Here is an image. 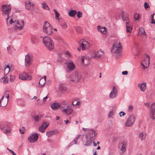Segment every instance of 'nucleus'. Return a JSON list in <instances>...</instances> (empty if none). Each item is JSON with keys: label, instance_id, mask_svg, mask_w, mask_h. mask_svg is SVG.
<instances>
[{"label": "nucleus", "instance_id": "nucleus-23", "mask_svg": "<svg viewBox=\"0 0 155 155\" xmlns=\"http://www.w3.org/2000/svg\"><path fill=\"white\" fill-rule=\"evenodd\" d=\"M145 64L147 67H148L150 64V57L147 54L145 56L144 60L142 62Z\"/></svg>", "mask_w": 155, "mask_h": 155}, {"label": "nucleus", "instance_id": "nucleus-39", "mask_svg": "<svg viewBox=\"0 0 155 155\" xmlns=\"http://www.w3.org/2000/svg\"><path fill=\"white\" fill-rule=\"evenodd\" d=\"M24 74L25 75V80H29L31 79L32 77L26 73H25Z\"/></svg>", "mask_w": 155, "mask_h": 155}, {"label": "nucleus", "instance_id": "nucleus-4", "mask_svg": "<svg viewBox=\"0 0 155 155\" xmlns=\"http://www.w3.org/2000/svg\"><path fill=\"white\" fill-rule=\"evenodd\" d=\"M136 120V117L134 115L128 117L125 123V126L127 127H131L134 124Z\"/></svg>", "mask_w": 155, "mask_h": 155}, {"label": "nucleus", "instance_id": "nucleus-28", "mask_svg": "<svg viewBox=\"0 0 155 155\" xmlns=\"http://www.w3.org/2000/svg\"><path fill=\"white\" fill-rule=\"evenodd\" d=\"M77 13V11L75 10H71L68 12V15L69 16L72 17H74L75 16Z\"/></svg>", "mask_w": 155, "mask_h": 155}, {"label": "nucleus", "instance_id": "nucleus-60", "mask_svg": "<svg viewBox=\"0 0 155 155\" xmlns=\"http://www.w3.org/2000/svg\"><path fill=\"white\" fill-rule=\"evenodd\" d=\"M11 45H9L8 47L7 48V51H10V49H11Z\"/></svg>", "mask_w": 155, "mask_h": 155}, {"label": "nucleus", "instance_id": "nucleus-40", "mask_svg": "<svg viewBox=\"0 0 155 155\" xmlns=\"http://www.w3.org/2000/svg\"><path fill=\"white\" fill-rule=\"evenodd\" d=\"M37 37L35 36H33L31 38V41L32 42L35 44V42L37 41Z\"/></svg>", "mask_w": 155, "mask_h": 155}, {"label": "nucleus", "instance_id": "nucleus-50", "mask_svg": "<svg viewBox=\"0 0 155 155\" xmlns=\"http://www.w3.org/2000/svg\"><path fill=\"white\" fill-rule=\"evenodd\" d=\"M144 7L146 9L147 8L150 7V6L149 4L147 3V2H145L144 3Z\"/></svg>", "mask_w": 155, "mask_h": 155}, {"label": "nucleus", "instance_id": "nucleus-24", "mask_svg": "<svg viewBox=\"0 0 155 155\" xmlns=\"http://www.w3.org/2000/svg\"><path fill=\"white\" fill-rule=\"evenodd\" d=\"M51 106L52 109L55 110L60 108L61 105L58 103H54L51 104Z\"/></svg>", "mask_w": 155, "mask_h": 155}, {"label": "nucleus", "instance_id": "nucleus-53", "mask_svg": "<svg viewBox=\"0 0 155 155\" xmlns=\"http://www.w3.org/2000/svg\"><path fill=\"white\" fill-rule=\"evenodd\" d=\"M119 115L120 117H121L122 116H124L125 115V113L123 111H121L119 113Z\"/></svg>", "mask_w": 155, "mask_h": 155}, {"label": "nucleus", "instance_id": "nucleus-37", "mask_svg": "<svg viewBox=\"0 0 155 155\" xmlns=\"http://www.w3.org/2000/svg\"><path fill=\"white\" fill-rule=\"evenodd\" d=\"M45 83V79L43 78H41L40 79L39 82V84L41 87L43 86V85Z\"/></svg>", "mask_w": 155, "mask_h": 155}, {"label": "nucleus", "instance_id": "nucleus-48", "mask_svg": "<svg viewBox=\"0 0 155 155\" xmlns=\"http://www.w3.org/2000/svg\"><path fill=\"white\" fill-rule=\"evenodd\" d=\"M60 90L62 91H65L66 90V88L63 86H60L59 87Z\"/></svg>", "mask_w": 155, "mask_h": 155}, {"label": "nucleus", "instance_id": "nucleus-31", "mask_svg": "<svg viewBox=\"0 0 155 155\" xmlns=\"http://www.w3.org/2000/svg\"><path fill=\"white\" fill-rule=\"evenodd\" d=\"M56 131L55 130H52L48 131L46 134V135L48 137H50L51 136L54 135L56 134Z\"/></svg>", "mask_w": 155, "mask_h": 155}, {"label": "nucleus", "instance_id": "nucleus-9", "mask_svg": "<svg viewBox=\"0 0 155 155\" xmlns=\"http://www.w3.org/2000/svg\"><path fill=\"white\" fill-rule=\"evenodd\" d=\"M32 60V57L30 56L28 54H27L25 57V65L26 67H28L31 64Z\"/></svg>", "mask_w": 155, "mask_h": 155}, {"label": "nucleus", "instance_id": "nucleus-43", "mask_svg": "<svg viewBox=\"0 0 155 155\" xmlns=\"http://www.w3.org/2000/svg\"><path fill=\"white\" fill-rule=\"evenodd\" d=\"M24 73L22 74H20L19 76V78L22 80H25V75L24 74Z\"/></svg>", "mask_w": 155, "mask_h": 155}, {"label": "nucleus", "instance_id": "nucleus-6", "mask_svg": "<svg viewBox=\"0 0 155 155\" xmlns=\"http://www.w3.org/2000/svg\"><path fill=\"white\" fill-rule=\"evenodd\" d=\"M82 77L80 73L75 72L72 74L70 78V80L72 81L78 82L81 78Z\"/></svg>", "mask_w": 155, "mask_h": 155}, {"label": "nucleus", "instance_id": "nucleus-13", "mask_svg": "<svg viewBox=\"0 0 155 155\" xmlns=\"http://www.w3.org/2000/svg\"><path fill=\"white\" fill-rule=\"evenodd\" d=\"M104 54L101 50L93 51L91 55V57L93 58H100L101 56Z\"/></svg>", "mask_w": 155, "mask_h": 155}, {"label": "nucleus", "instance_id": "nucleus-63", "mask_svg": "<svg viewBox=\"0 0 155 155\" xmlns=\"http://www.w3.org/2000/svg\"><path fill=\"white\" fill-rule=\"evenodd\" d=\"M14 22L13 21V20H12V19H11L10 20V21H9V23L11 24H12Z\"/></svg>", "mask_w": 155, "mask_h": 155}, {"label": "nucleus", "instance_id": "nucleus-3", "mask_svg": "<svg viewBox=\"0 0 155 155\" xmlns=\"http://www.w3.org/2000/svg\"><path fill=\"white\" fill-rule=\"evenodd\" d=\"M44 32L47 34L50 35L53 33L52 27L47 21H45L43 27Z\"/></svg>", "mask_w": 155, "mask_h": 155}, {"label": "nucleus", "instance_id": "nucleus-44", "mask_svg": "<svg viewBox=\"0 0 155 155\" xmlns=\"http://www.w3.org/2000/svg\"><path fill=\"white\" fill-rule=\"evenodd\" d=\"M114 111L113 110V109L110 111L109 114H108V117L110 118L112 117L114 114Z\"/></svg>", "mask_w": 155, "mask_h": 155}, {"label": "nucleus", "instance_id": "nucleus-7", "mask_svg": "<svg viewBox=\"0 0 155 155\" xmlns=\"http://www.w3.org/2000/svg\"><path fill=\"white\" fill-rule=\"evenodd\" d=\"M66 105V107L64 108L62 110V111L63 113H64L67 115H69L72 113L73 111V109L69 104H67Z\"/></svg>", "mask_w": 155, "mask_h": 155}, {"label": "nucleus", "instance_id": "nucleus-33", "mask_svg": "<svg viewBox=\"0 0 155 155\" xmlns=\"http://www.w3.org/2000/svg\"><path fill=\"white\" fill-rule=\"evenodd\" d=\"M0 81L1 82H3L4 83H7L8 81L7 77L5 76L4 77L0 79Z\"/></svg>", "mask_w": 155, "mask_h": 155}, {"label": "nucleus", "instance_id": "nucleus-22", "mask_svg": "<svg viewBox=\"0 0 155 155\" xmlns=\"http://www.w3.org/2000/svg\"><path fill=\"white\" fill-rule=\"evenodd\" d=\"M138 138L140 139L141 141L145 140V139L147 134L144 132L139 133L138 134Z\"/></svg>", "mask_w": 155, "mask_h": 155}, {"label": "nucleus", "instance_id": "nucleus-16", "mask_svg": "<svg viewBox=\"0 0 155 155\" xmlns=\"http://www.w3.org/2000/svg\"><path fill=\"white\" fill-rule=\"evenodd\" d=\"M127 145V142L126 141H124L120 144V146H121L120 153L122 154L126 151Z\"/></svg>", "mask_w": 155, "mask_h": 155}, {"label": "nucleus", "instance_id": "nucleus-35", "mask_svg": "<svg viewBox=\"0 0 155 155\" xmlns=\"http://www.w3.org/2000/svg\"><path fill=\"white\" fill-rule=\"evenodd\" d=\"M42 8L44 9H46L48 10H49V8L48 7V5L45 2H43L42 3Z\"/></svg>", "mask_w": 155, "mask_h": 155}, {"label": "nucleus", "instance_id": "nucleus-64", "mask_svg": "<svg viewBox=\"0 0 155 155\" xmlns=\"http://www.w3.org/2000/svg\"><path fill=\"white\" fill-rule=\"evenodd\" d=\"M145 105L147 107H148L149 106L150 104L148 103H146L145 104Z\"/></svg>", "mask_w": 155, "mask_h": 155}, {"label": "nucleus", "instance_id": "nucleus-34", "mask_svg": "<svg viewBox=\"0 0 155 155\" xmlns=\"http://www.w3.org/2000/svg\"><path fill=\"white\" fill-rule=\"evenodd\" d=\"M10 70V68L9 65H7L6 67L5 68L4 70V74L5 75L9 73Z\"/></svg>", "mask_w": 155, "mask_h": 155}, {"label": "nucleus", "instance_id": "nucleus-20", "mask_svg": "<svg viewBox=\"0 0 155 155\" xmlns=\"http://www.w3.org/2000/svg\"><path fill=\"white\" fill-rule=\"evenodd\" d=\"M126 25L127 32L130 33L132 29L131 23L130 21H127L126 22Z\"/></svg>", "mask_w": 155, "mask_h": 155}, {"label": "nucleus", "instance_id": "nucleus-56", "mask_svg": "<svg viewBox=\"0 0 155 155\" xmlns=\"http://www.w3.org/2000/svg\"><path fill=\"white\" fill-rule=\"evenodd\" d=\"M9 129L10 128H8V129H6L5 130V132L6 134L10 132V130Z\"/></svg>", "mask_w": 155, "mask_h": 155}, {"label": "nucleus", "instance_id": "nucleus-57", "mask_svg": "<svg viewBox=\"0 0 155 155\" xmlns=\"http://www.w3.org/2000/svg\"><path fill=\"white\" fill-rule=\"evenodd\" d=\"M78 140L75 138L73 141V142L74 144H77L78 142Z\"/></svg>", "mask_w": 155, "mask_h": 155}, {"label": "nucleus", "instance_id": "nucleus-19", "mask_svg": "<svg viewBox=\"0 0 155 155\" xmlns=\"http://www.w3.org/2000/svg\"><path fill=\"white\" fill-rule=\"evenodd\" d=\"M49 124H47V123L45 122H44L39 127L38 129V130L42 133L44 132L46 128L49 125Z\"/></svg>", "mask_w": 155, "mask_h": 155}, {"label": "nucleus", "instance_id": "nucleus-47", "mask_svg": "<svg viewBox=\"0 0 155 155\" xmlns=\"http://www.w3.org/2000/svg\"><path fill=\"white\" fill-rule=\"evenodd\" d=\"M141 66L142 67V68L144 70L147 67L142 62L141 63Z\"/></svg>", "mask_w": 155, "mask_h": 155}, {"label": "nucleus", "instance_id": "nucleus-10", "mask_svg": "<svg viewBox=\"0 0 155 155\" xmlns=\"http://www.w3.org/2000/svg\"><path fill=\"white\" fill-rule=\"evenodd\" d=\"M38 139V136L37 134H32L28 138V141L31 143H34L37 141Z\"/></svg>", "mask_w": 155, "mask_h": 155}, {"label": "nucleus", "instance_id": "nucleus-54", "mask_svg": "<svg viewBox=\"0 0 155 155\" xmlns=\"http://www.w3.org/2000/svg\"><path fill=\"white\" fill-rule=\"evenodd\" d=\"M34 120L37 122H38L40 119L38 116L34 117Z\"/></svg>", "mask_w": 155, "mask_h": 155}, {"label": "nucleus", "instance_id": "nucleus-12", "mask_svg": "<svg viewBox=\"0 0 155 155\" xmlns=\"http://www.w3.org/2000/svg\"><path fill=\"white\" fill-rule=\"evenodd\" d=\"M14 22L16 23V26L15 28V29H18L21 30L24 26L23 20H20V22L18 21H15Z\"/></svg>", "mask_w": 155, "mask_h": 155}, {"label": "nucleus", "instance_id": "nucleus-55", "mask_svg": "<svg viewBox=\"0 0 155 155\" xmlns=\"http://www.w3.org/2000/svg\"><path fill=\"white\" fill-rule=\"evenodd\" d=\"M128 71H124L122 72V74L123 75H127L128 74Z\"/></svg>", "mask_w": 155, "mask_h": 155}, {"label": "nucleus", "instance_id": "nucleus-59", "mask_svg": "<svg viewBox=\"0 0 155 155\" xmlns=\"http://www.w3.org/2000/svg\"><path fill=\"white\" fill-rule=\"evenodd\" d=\"M48 98V96H46V97H44L43 98V102H45L46 99Z\"/></svg>", "mask_w": 155, "mask_h": 155}, {"label": "nucleus", "instance_id": "nucleus-61", "mask_svg": "<svg viewBox=\"0 0 155 155\" xmlns=\"http://www.w3.org/2000/svg\"><path fill=\"white\" fill-rule=\"evenodd\" d=\"M84 57H83L81 59V63L83 64L84 63Z\"/></svg>", "mask_w": 155, "mask_h": 155}, {"label": "nucleus", "instance_id": "nucleus-49", "mask_svg": "<svg viewBox=\"0 0 155 155\" xmlns=\"http://www.w3.org/2000/svg\"><path fill=\"white\" fill-rule=\"evenodd\" d=\"M15 79V77L14 76H12L11 75H10V80L9 81L11 82H12L14 81V80Z\"/></svg>", "mask_w": 155, "mask_h": 155}, {"label": "nucleus", "instance_id": "nucleus-8", "mask_svg": "<svg viewBox=\"0 0 155 155\" xmlns=\"http://www.w3.org/2000/svg\"><path fill=\"white\" fill-rule=\"evenodd\" d=\"M88 135L89 136V138L92 141L94 140L95 139L97 133L96 131L93 130H90L88 131Z\"/></svg>", "mask_w": 155, "mask_h": 155}, {"label": "nucleus", "instance_id": "nucleus-27", "mask_svg": "<svg viewBox=\"0 0 155 155\" xmlns=\"http://www.w3.org/2000/svg\"><path fill=\"white\" fill-rule=\"evenodd\" d=\"M138 35H145V38H146L147 37L146 33L145 32L143 28L142 27H140L139 28V31Z\"/></svg>", "mask_w": 155, "mask_h": 155}, {"label": "nucleus", "instance_id": "nucleus-14", "mask_svg": "<svg viewBox=\"0 0 155 155\" xmlns=\"http://www.w3.org/2000/svg\"><path fill=\"white\" fill-rule=\"evenodd\" d=\"M117 90L116 86H114L113 87L112 90L109 95V97L110 98H115L117 94Z\"/></svg>", "mask_w": 155, "mask_h": 155}, {"label": "nucleus", "instance_id": "nucleus-32", "mask_svg": "<svg viewBox=\"0 0 155 155\" xmlns=\"http://www.w3.org/2000/svg\"><path fill=\"white\" fill-rule=\"evenodd\" d=\"M53 11L55 14V18L57 20L59 21V20L58 17L60 15V14L55 9H53Z\"/></svg>", "mask_w": 155, "mask_h": 155}, {"label": "nucleus", "instance_id": "nucleus-29", "mask_svg": "<svg viewBox=\"0 0 155 155\" xmlns=\"http://www.w3.org/2000/svg\"><path fill=\"white\" fill-rule=\"evenodd\" d=\"M121 16L123 21H126V22L129 21L128 18L127 16L124 15V12H122L121 13Z\"/></svg>", "mask_w": 155, "mask_h": 155}, {"label": "nucleus", "instance_id": "nucleus-2", "mask_svg": "<svg viewBox=\"0 0 155 155\" xmlns=\"http://www.w3.org/2000/svg\"><path fill=\"white\" fill-rule=\"evenodd\" d=\"M42 41L48 50H51L53 49L54 44L51 38L48 36L44 37Z\"/></svg>", "mask_w": 155, "mask_h": 155}, {"label": "nucleus", "instance_id": "nucleus-41", "mask_svg": "<svg viewBox=\"0 0 155 155\" xmlns=\"http://www.w3.org/2000/svg\"><path fill=\"white\" fill-rule=\"evenodd\" d=\"M77 16L78 18H80L82 17L83 14L82 12L81 11H79L77 12Z\"/></svg>", "mask_w": 155, "mask_h": 155}, {"label": "nucleus", "instance_id": "nucleus-25", "mask_svg": "<svg viewBox=\"0 0 155 155\" xmlns=\"http://www.w3.org/2000/svg\"><path fill=\"white\" fill-rule=\"evenodd\" d=\"M138 86L141 91H144L146 89V84L145 83L138 84Z\"/></svg>", "mask_w": 155, "mask_h": 155}, {"label": "nucleus", "instance_id": "nucleus-58", "mask_svg": "<svg viewBox=\"0 0 155 155\" xmlns=\"http://www.w3.org/2000/svg\"><path fill=\"white\" fill-rule=\"evenodd\" d=\"M80 104V102L79 101H78L76 104H74V102H72V104L74 106V105H78Z\"/></svg>", "mask_w": 155, "mask_h": 155}, {"label": "nucleus", "instance_id": "nucleus-52", "mask_svg": "<svg viewBox=\"0 0 155 155\" xmlns=\"http://www.w3.org/2000/svg\"><path fill=\"white\" fill-rule=\"evenodd\" d=\"M75 29L76 31L77 32H80L81 28L79 27H75Z\"/></svg>", "mask_w": 155, "mask_h": 155}, {"label": "nucleus", "instance_id": "nucleus-36", "mask_svg": "<svg viewBox=\"0 0 155 155\" xmlns=\"http://www.w3.org/2000/svg\"><path fill=\"white\" fill-rule=\"evenodd\" d=\"M9 123H6L5 124L4 126L2 127L1 128L2 130H4L6 129L10 128V126H9Z\"/></svg>", "mask_w": 155, "mask_h": 155}, {"label": "nucleus", "instance_id": "nucleus-21", "mask_svg": "<svg viewBox=\"0 0 155 155\" xmlns=\"http://www.w3.org/2000/svg\"><path fill=\"white\" fill-rule=\"evenodd\" d=\"M4 96H3L2 98L0 100V103L1 106L4 107L7 104L8 99H4Z\"/></svg>", "mask_w": 155, "mask_h": 155}, {"label": "nucleus", "instance_id": "nucleus-5", "mask_svg": "<svg viewBox=\"0 0 155 155\" xmlns=\"http://www.w3.org/2000/svg\"><path fill=\"white\" fill-rule=\"evenodd\" d=\"M1 10L3 11V12L2 13L3 15H4V14L7 15L8 18H7V22L8 23V20L9 21V15L11 12V8L9 7L8 6H7V5H4L1 8Z\"/></svg>", "mask_w": 155, "mask_h": 155}, {"label": "nucleus", "instance_id": "nucleus-42", "mask_svg": "<svg viewBox=\"0 0 155 155\" xmlns=\"http://www.w3.org/2000/svg\"><path fill=\"white\" fill-rule=\"evenodd\" d=\"M155 15V13H153L151 15V23L152 24H155V20L154 18V16Z\"/></svg>", "mask_w": 155, "mask_h": 155}, {"label": "nucleus", "instance_id": "nucleus-18", "mask_svg": "<svg viewBox=\"0 0 155 155\" xmlns=\"http://www.w3.org/2000/svg\"><path fill=\"white\" fill-rule=\"evenodd\" d=\"M89 47V43L87 41H83L80 45V47L83 50H86L88 49Z\"/></svg>", "mask_w": 155, "mask_h": 155}, {"label": "nucleus", "instance_id": "nucleus-26", "mask_svg": "<svg viewBox=\"0 0 155 155\" xmlns=\"http://www.w3.org/2000/svg\"><path fill=\"white\" fill-rule=\"evenodd\" d=\"M97 30L102 34H105L107 32V28L106 27H101L99 26H98Z\"/></svg>", "mask_w": 155, "mask_h": 155}, {"label": "nucleus", "instance_id": "nucleus-62", "mask_svg": "<svg viewBox=\"0 0 155 155\" xmlns=\"http://www.w3.org/2000/svg\"><path fill=\"white\" fill-rule=\"evenodd\" d=\"M81 135L79 134L78 135V136H77L76 138L78 140V139L80 138L81 137Z\"/></svg>", "mask_w": 155, "mask_h": 155}, {"label": "nucleus", "instance_id": "nucleus-45", "mask_svg": "<svg viewBox=\"0 0 155 155\" xmlns=\"http://www.w3.org/2000/svg\"><path fill=\"white\" fill-rule=\"evenodd\" d=\"M133 109V107L132 105H130L128 106V111L129 112H131Z\"/></svg>", "mask_w": 155, "mask_h": 155}, {"label": "nucleus", "instance_id": "nucleus-51", "mask_svg": "<svg viewBox=\"0 0 155 155\" xmlns=\"http://www.w3.org/2000/svg\"><path fill=\"white\" fill-rule=\"evenodd\" d=\"M19 130L21 134H23L25 132L24 127H22Z\"/></svg>", "mask_w": 155, "mask_h": 155}, {"label": "nucleus", "instance_id": "nucleus-15", "mask_svg": "<svg viewBox=\"0 0 155 155\" xmlns=\"http://www.w3.org/2000/svg\"><path fill=\"white\" fill-rule=\"evenodd\" d=\"M25 8L26 9L30 10L32 9L34 6V4L31 3L29 0H27L25 2Z\"/></svg>", "mask_w": 155, "mask_h": 155}, {"label": "nucleus", "instance_id": "nucleus-38", "mask_svg": "<svg viewBox=\"0 0 155 155\" xmlns=\"http://www.w3.org/2000/svg\"><path fill=\"white\" fill-rule=\"evenodd\" d=\"M155 111V103L152 104L150 106V111Z\"/></svg>", "mask_w": 155, "mask_h": 155}, {"label": "nucleus", "instance_id": "nucleus-17", "mask_svg": "<svg viewBox=\"0 0 155 155\" xmlns=\"http://www.w3.org/2000/svg\"><path fill=\"white\" fill-rule=\"evenodd\" d=\"M92 140L88 138V136L87 135L85 136V139L83 140L84 145L85 146H90L92 143Z\"/></svg>", "mask_w": 155, "mask_h": 155}, {"label": "nucleus", "instance_id": "nucleus-46", "mask_svg": "<svg viewBox=\"0 0 155 155\" xmlns=\"http://www.w3.org/2000/svg\"><path fill=\"white\" fill-rule=\"evenodd\" d=\"M134 18L135 20H137L139 18V14L135 13L134 15Z\"/></svg>", "mask_w": 155, "mask_h": 155}, {"label": "nucleus", "instance_id": "nucleus-11", "mask_svg": "<svg viewBox=\"0 0 155 155\" xmlns=\"http://www.w3.org/2000/svg\"><path fill=\"white\" fill-rule=\"evenodd\" d=\"M68 69L70 71H73L75 68V66L71 60L67 61L66 63Z\"/></svg>", "mask_w": 155, "mask_h": 155}, {"label": "nucleus", "instance_id": "nucleus-1", "mask_svg": "<svg viewBox=\"0 0 155 155\" xmlns=\"http://www.w3.org/2000/svg\"><path fill=\"white\" fill-rule=\"evenodd\" d=\"M112 49L111 50V52L112 54H115V56L117 58H118L120 55V52L122 50L121 44L120 42H117L115 45H114L112 47Z\"/></svg>", "mask_w": 155, "mask_h": 155}, {"label": "nucleus", "instance_id": "nucleus-30", "mask_svg": "<svg viewBox=\"0 0 155 155\" xmlns=\"http://www.w3.org/2000/svg\"><path fill=\"white\" fill-rule=\"evenodd\" d=\"M150 119H155V111H150Z\"/></svg>", "mask_w": 155, "mask_h": 155}]
</instances>
